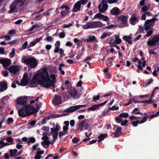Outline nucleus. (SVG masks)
Returning a JSON list of instances; mask_svg holds the SVG:
<instances>
[{"label":"nucleus","mask_w":159,"mask_h":159,"mask_svg":"<svg viewBox=\"0 0 159 159\" xmlns=\"http://www.w3.org/2000/svg\"><path fill=\"white\" fill-rule=\"evenodd\" d=\"M56 82L55 75L52 74L49 76L47 69L44 68L42 71L34 75L30 82V86L34 87L39 84L42 87L48 88L54 86L53 84Z\"/></svg>","instance_id":"nucleus-1"},{"label":"nucleus","mask_w":159,"mask_h":159,"mask_svg":"<svg viewBox=\"0 0 159 159\" xmlns=\"http://www.w3.org/2000/svg\"><path fill=\"white\" fill-rule=\"evenodd\" d=\"M36 106V109L29 104L28 106H25L24 108L18 109V113L19 116L24 118L37 113L41 106V104H37Z\"/></svg>","instance_id":"nucleus-2"},{"label":"nucleus","mask_w":159,"mask_h":159,"mask_svg":"<svg viewBox=\"0 0 159 159\" xmlns=\"http://www.w3.org/2000/svg\"><path fill=\"white\" fill-rule=\"evenodd\" d=\"M21 61L26 65L30 66L31 68H35L38 64V62L35 59L32 57L27 58L25 56H23L21 58Z\"/></svg>","instance_id":"nucleus-3"},{"label":"nucleus","mask_w":159,"mask_h":159,"mask_svg":"<svg viewBox=\"0 0 159 159\" xmlns=\"http://www.w3.org/2000/svg\"><path fill=\"white\" fill-rule=\"evenodd\" d=\"M157 20V18H153L151 19L147 20L145 22V30L146 31H148L150 28L152 27L154 25V21Z\"/></svg>","instance_id":"nucleus-4"},{"label":"nucleus","mask_w":159,"mask_h":159,"mask_svg":"<svg viewBox=\"0 0 159 159\" xmlns=\"http://www.w3.org/2000/svg\"><path fill=\"white\" fill-rule=\"evenodd\" d=\"M28 98L26 97H21L17 98L16 99V104L17 105H20L24 106L23 108H24L25 106H27L26 104L28 102ZM27 106H28L27 105Z\"/></svg>","instance_id":"nucleus-5"},{"label":"nucleus","mask_w":159,"mask_h":159,"mask_svg":"<svg viewBox=\"0 0 159 159\" xmlns=\"http://www.w3.org/2000/svg\"><path fill=\"white\" fill-rule=\"evenodd\" d=\"M86 106V105H79L72 106L70 107L66 110H64V111L65 112H66L68 113H71L73 112L81 107H84Z\"/></svg>","instance_id":"nucleus-6"},{"label":"nucleus","mask_w":159,"mask_h":159,"mask_svg":"<svg viewBox=\"0 0 159 159\" xmlns=\"http://www.w3.org/2000/svg\"><path fill=\"white\" fill-rule=\"evenodd\" d=\"M97 18L100 20H103L104 21H107L109 20V18L107 16L102 15L100 13H98L95 15L92 18V20H94Z\"/></svg>","instance_id":"nucleus-7"},{"label":"nucleus","mask_w":159,"mask_h":159,"mask_svg":"<svg viewBox=\"0 0 159 159\" xmlns=\"http://www.w3.org/2000/svg\"><path fill=\"white\" fill-rule=\"evenodd\" d=\"M61 99V95L55 94L52 100V101L53 103L58 105L62 103Z\"/></svg>","instance_id":"nucleus-8"},{"label":"nucleus","mask_w":159,"mask_h":159,"mask_svg":"<svg viewBox=\"0 0 159 159\" xmlns=\"http://www.w3.org/2000/svg\"><path fill=\"white\" fill-rule=\"evenodd\" d=\"M0 63L2 64L4 67H6L11 64V61L10 59L2 58L0 59Z\"/></svg>","instance_id":"nucleus-9"},{"label":"nucleus","mask_w":159,"mask_h":159,"mask_svg":"<svg viewBox=\"0 0 159 159\" xmlns=\"http://www.w3.org/2000/svg\"><path fill=\"white\" fill-rule=\"evenodd\" d=\"M64 90H61V93H59V94H60V95L63 98L65 101L69 99L70 98V93H69V91L65 92Z\"/></svg>","instance_id":"nucleus-10"},{"label":"nucleus","mask_w":159,"mask_h":159,"mask_svg":"<svg viewBox=\"0 0 159 159\" xmlns=\"http://www.w3.org/2000/svg\"><path fill=\"white\" fill-rule=\"evenodd\" d=\"M107 4H100L98 6V11L100 13H103L106 11L108 8Z\"/></svg>","instance_id":"nucleus-11"},{"label":"nucleus","mask_w":159,"mask_h":159,"mask_svg":"<svg viewBox=\"0 0 159 159\" xmlns=\"http://www.w3.org/2000/svg\"><path fill=\"white\" fill-rule=\"evenodd\" d=\"M139 21V20L136 16V14H133L132 17L130 18L129 20V22L130 24L133 25L136 24V23Z\"/></svg>","instance_id":"nucleus-12"},{"label":"nucleus","mask_w":159,"mask_h":159,"mask_svg":"<svg viewBox=\"0 0 159 159\" xmlns=\"http://www.w3.org/2000/svg\"><path fill=\"white\" fill-rule=\"evenodd\" d=\"M7 69L10 72L15 74L19 71V68L17 66H13L8 67Z\"/></svg>","instance_id":"nucleus-13"},{"label":"nucleus","mask_w":159,"mask_h":159,"mask_svg":"<svg viewBox=\"0 0 159 159\" xmlns=\"http://www.w3.org/2000/svg\"><path fill=\"white\" fill-rule=\"evenodd\" d=\"M83 28L84 29L95 28L94 21L92 22H88L85 25L83 26Z\"/></svg>","instance_id":"nucleus-14"},{"label":"nucleus","mask_w":159,"mask_h":159,"mask_svg":"<svg viewBox=\"0 0 159 159\" xmlns=\"http://www.w3.org/2000/svg\"><path fill=\"white\" fill-rule=\"evenodd\" d=\"M121 12L119 9L116 7L113 8L110 11L111 13L113 15L120 14Z\"/></svg>","instance_id":"nucleus-15"},{"label":"nucleus","mask_w":159,"mask_h":159,"mask_svg":"<svg viewBox=\"0 0 159 159\" xmlns=\"http://www.w3.org/2000/svg\"><path fill=\"white\" fill-rule=\"evenodd\" d=\"M81 5L79 2H77L75 5L73 9V11L75 12L80 10Z\"/></svg>","instance_id":"nucleus-16"},{"label":"nucleus","mask_w":159,"mask_h":159,"mask_svg":"<svg viewBox=\"0 0 159 159\" xmlns=\"http://www.w3.org/2000/svg\"><path fill=\"white\" fill-rule=\"evenodd\" d=\"M117 19L124 24L126 23L127 22V18L125 16L121 15L117 17Z\"/></svg>","instance_id":"nucleus-17"},{"label":"nucleus","mask_w":159,"mask_h":159,"mask_svg":"<svg viewBox=\"0 0 159 159\" xmlns=\"http://www.w3.org/2000/svg\"><path fill=\"white\" fill-rule=\"evenodd\" d=\"M69 93L71 97L73 99H76V97L78 93L77 90H70Z\"/></svg>","instance_id":"nucleus-18"},{"label":"nucleus","mask_w":159,"mask_h":159,"mask_svg":"<svg viewBox=\"0 0 159 159\" xmlns=\"http://www.w3.org/2000/svg\"><path fill=\"white\" fill-rule=\"evenodd\" d=\"M122 132V129L121 128L117 127L116 132L114 134L115 138L118 137L120 135Z\"/></svg>","instance_id":"nucleus-19"},{"label":"nucleus","mask_w":159,"mask_h":159,"mask_svg":"<svg viewBox=\"0 0 159 159\" xmlns=\"http://www.w3.org/2000/svg\"><path fill=\"white\" fill-rule=\"evenodd\" d=\"M7 89V83L5 81L0 82V89Z\"/></svg>","instance_id":"nucleus-20"},{"label":"nucleus","mask_w":159,"mask_h":159,"mask_svg":"<svg viewBox=\"0 0 159 159\" xmlns=\"http://www.w3.org/2000/svg\"><path fill=\"white\" fill-rule=\"evenodd\" d=\"M18 5L17 3V1H15L11 5L10 7V10L8 12V13H11L16 7V6Z\"/></svg>","instance_id":"nucleus-21"},{"label":"nucleus","mask_w":159,"mask_h":159,"mask_svg":"<svg viewBox=\"0 0 159 159\" xmlns=\"http://www.w3.org/2000/svg\"><path fill=\"white\" fill-rule=\"evenodd\" d=\"M99 108L98 104H95L92 105L91 107H90L87 109L88 111H94Z\"/></svg>","instance_id":"nucleus-22"},{"label":"nucleus","mask_w":159,"mask_h":159,"mask_svg":"<svg viewBox=\"0 0 159 159\" xmlns=\"http://www.w3.org/2000/svg\"><path fill=\"white\" fill-rule=\"evenodd\" d=\"M95 28H98L105 26L101 22L99 21H94Z\"/></svg>","instance_id":"nucleus-23"},{"label":"nucleus","mask_w":159,"mask_h":159,"mask_svg":"<svg viewBox=\"0 0 159 159\" xmlns=\"http://www.w3.org/2000/svg\"><path fill=\"white\" fill-rule=\"evenodd\" d=\"M107 136V134H101L98 137V138L99 139L98 140V142L99 143H100Z\"/></svg>","instance_id":"nucleus-24"},{"label":"nucleus","mask_w":159,"mask_h":159,"mask_svg":"<svg viewBox=\"0 0 159 159\" xmlns=\"http://www.w3.org/2000/svg\"><path fill=\"white\" fill-rule=\"evenodd\" d=\"M28 83V80L26 78H23L20 84V85L25 86H26Z\"/></svg>","instance_id":"nucleus-25"},{"label":"nucleus","mask_w":159,"mask_h":159,"mask_svg":"<svg viewBox=\"0 0 159 159\" xmlns=\"http://www.w3.org/2000/svg\"><path fill=\"white\" fill-rule=\"evenodd\" d=\"M132 37L129 36H125L123 37V39L124 40L127 41L129 43H131L132 42L131 39Z\"/></svg>","instance_id":"nucleus-26"},{"label":"nucleus","mask_w":159,"mask_h":159,"mask_svg":"<svg viewBox=\"0 0 159 159\" xmlns=\"http://www.w3.org/2000/svg\"><path fill=\"white\" fill-rule=\"evenodd\" d=\"M10 152L11 157H16V154L17 152V150L16 149H14L13 150L12 149H11Z\"/></svg>","instance_id":"nucleus-27"},{"label":"nucleus","mask_w":159,"mask_h":159,"mask_svg":"<svg viewBox=\"0 0 159 159\" xmlns=\"http://www.w3.org/2000/svg\"><path fill=\"white\" fill-rule=\"evenodd\" d=\"M74 42L76 43L77 45L78 46L80 47L83 44L82 41L79 40L77 38H75L74 39Z\"/></svg>","instance_id":"nucleus-28"},{"label":"nucleus","mask_w":159,"mask_h":159,"mask_svg":"<svg viewBox=\"0 0 159 159\" xmlns=\"http://www.w3.org/2000/svg\"><path fill=\"white\" fill-rule=\"evenodd\" d=\"M150 4H148L147 6L143 7L141 9V11L142 12H146L150 8Z\"/></svg>","instance_id":"nucleus-29"},{"label":"nucleus","mask_w":159,"mask_h":159,"mask_svg":"<svg viewBox=\"0 0 159 159\" xmlns=\"http://www.w3.org/2000/svg\"><path fill=\"white\" fill-rule=\"evenodd\" d=\"M15 1H17L18 5L22 6L24 4L25 0H16Z\"/></svg>","instance_id":"nucleus-30"},{"label":"nucleus","mask_w":159,"mask_h":159,"mask_svg":"<svg viewBox=\"0 0 159 159\" xmlns=\"http://www.w3.org/2000/svg\"><path fill=\"white\" fill-rule=\"evenodd\" d=\"M60 129H58V128L55 127V128H51L50 129L51 130V134L52 135L53 132L56 133L58 131L60 130Z\"/></svg>","instance_id":"nucleus-31"},{"label":"nucleus","mask_w":159,"mask_h":159,"mask_svg":"<svg viewBox=\"0 0 159 159\" xmlns=\"http://www.w3.org/2000/svg\"><path fill=\"white\" fill-rule=\"evenodd\" d=\"M156 44V43L152 39V40H149L147 42V44L149 46L155 45Z\"/></svg>","instance_id":"nucleus-32"},{"label":"nucleus","mask_w":159,"mask_h":159,"mask_svg":"<svg viewBox=\"0 0 159 159\" xmlns=\"http://www.w3.org/2000/svg\"><path fill=\"white\" fill-rule=\"evenodd\" d=\"M129 114L127 113L122 112L120 114L119 116L120 118H127Z\"/></svg>","instance_id":"nucleus-33"},{"label":"nucleus","mask_w":159,"mask_h":159,"mask_svg":"<svg viewBox=\"0 0 159 159\" xmlns=\"http://www.w3.org/2000/svg\"><path fill=\"white\" fill-rule=\"evenodd\" d=\"M111 32H109L108 33L104 32L103 33V34L101 35V38L102 39H104L107 36H110L111 35Z\"/></svg>","instance_id":"nucleus-34"},{"label":"nucleus","mask_w":159,"mask_h":159,"mask_svg":"<svg viewBox=\"0 0 159 159\" xmlns=\"http://www.w3.org/2000/svg\"><path fill=\"white\" fill-rule=\"evenodd\" d=\"M50 143V141L48 140L46 141H43L41 143V144L44 147H45L44 145H49Z\"/></svg>","instance_id":"nucleus-35"},{"label":"nucleus","mask_w":159,"mask_h":159,"mask_svg":"<svg viewBox=\"0 0 159 159\" xmlns=\"http://www.w3.org/2000/svg\"><path fill=\"white\" fill-rule=\"evenodd\" d=\"M15 54V49L14 48L12 49L11 52L9 54V57L11 58H12L14 56Z\"/></svg>","instance_id":"nucleus-36"},{"label":"nucleus","mask_w":159,"mask_h":159,"mask_svg":"<svg viewBox=\"0 0 159 159\" xmlns=\"http://www.w3.org/2000/svg\"><path fill=\"white\" fill-rule=\"evenodd\" d=\"M29 140L27 141V143L28 144L31 143H34L35 142L36 140L35 139L34 137H32L29 138Z\"/></svg>","instance_id":"nucleus-37"},{"label":"nucleus","mask_w":159,"mask_h":159,"mask_svg":"<svg viewBox=\"0 0 159 159\" xmlns=\"http://www.w3.org/2000/svg\"><path fill=\"white\" fill-rule=\"evenodd\" d=\"M115 41L117 44L120 43L121 42V40L119 38V36L117 35H115Z\"/></svg>","instance_id":"nucleus-38"},{"label":"nucleus","mask_w":159,"mask_h":159,"mask_svg":"<svg viewBox=\"0 0 159 159\" xmlns=\"http://www.w3.org/2000/svg\"><path fill=\"white\" fill-rule=\"evenodd\" d=\"M95 39V37L94 36H91L89 37V38L87 39V41L88 42H91L93 40H94Z\"/></svg>","instance_id":"nucleus-39"},{"label":"nucleus","mask_w":159,"mask_h":159,"mask_svg":"<svg viewBox=\"0 0 159 159\" xmlns=\"http://www.w3.org/2000/svg\"><path fill=\"white\" fill-rule=\"evenodd\" d=\"M153 31L152 30H150L148 31L146 34L144 36V38H146L147 37H149L153 33Z\"/></svg>","instance_id":"nucleus-40"},{"label":"nucleus","mask_w":159,"mask_h":159,"mask_svg":"<svg viewBox=\"0 0 159 159\" xmlns=\"http://www.w3.org/2000/svg\"><path fill=\"white\" fill-rule=\"evenodd\" d=\"M148 116L147 115L144 116L140 121V123H143L147 121V119L148 118Z\"/></svg>","instance_id":"nucleus-41"},{"label":"nucleus","mask_w":159,"mask_h":159,"mask_svg":"<svg viewBox=\"0 0 159 159\" xmlns=\"http://www.w3.org/2000/svg\"><path fill=\"white\" fill-rule=\"evenodd\" d=\"M152 39L156 43L157 42L159 41V36H155L152 38Z\"/></svg>","instance_id":"nucleus-42"},{"label":"nucleus","mask_w":159,"mask_h":159,"mask_svg":"<svg viewBox=\"0 0 159 159\" xmlns=\"http://www.w3.org/2000/svg\"><path fill=\"white\" fill-rule=\"evenodd\" d=\"M50 116H48L47 117H45L42 120V125L44 124L46 122V120H48L50 119Z\"/></svg>","instance_id":"nucleus-43"},{"label":"nucleus","mask_w":159,"mask_h":159,"mask_svg":"<svg viewBox=\"0 0 159 159\" xmlns=\"http://www.w3.org/2000/svg\"><path fill=\"white\" fill-rule=\"evenodd\" d=\"M115 121L117 123H120L121 121H123L120 118V117L119 116H117L115 118Z\"/></svg>","instance_id":"nucleus-44"},{"label":"nucleus","mask_w":159,"mask_h":159,"mask_svg":"<svg viewBox=\"0 0 159 159\" xmlns=\"http://www.w3.org/2000/svg\"><path fill=\"white\" fill-rule=\"evenodd\" d=\"M128 121L127 119H125L123 122L121 123V125L123 126H127Z\"/></svg>","instance_id":"nucleus-45"},{"label":"nucleus","mask_w":159,"mask_h":159,"mask_svg":"<svg viewBox=\"0 0 159 159\" xmlns=\"http://www.w3.org/2000/svg\"><path fill=\"white\" fill-rule=\"evenodd\" d=\"M88 0H80V1H78V2H79V3H80L81 5H84L87 3Z\"/></svg>","instance_id":"nucleus-46"},{"label":"nucleus","mask_w":159,"mask_h":159,"mask_svg":"<svg viewBox=\"0 0 159 159\" xmlns=\"http://www.w3.org/2000/svg\"><path fill=\"white\" fill-rule=\"evenodd\" d=\"M80 140V139L76 137H74L72 139V141L74 143H77Z\"/></svg>","instance_id":"nucleus-47"},{"label":"nucleus","mask_w":159,"mask_h":159,"mask_svg":"<svg viewBox=\"0 0 159 159\" xmlns=\"http://www.w3.org/2000/svg\"><path fill=\"white\" fill-rule=\"evenodd\" d=\"M16 84H17L18 86L20 85V84L17 81H16V82H14L11 84V87L14 88H15L16 87Z\"/></svg>","instance_id":"nucleus-48"},{"label":"nucleus","mask_w":159,"mask_h":159,"mask_svg":"<svg viewBox=\"0 0 159 159\" xmlns=\"http://www.w3.org/2000/svg\"><path fill=\"white\" fill-rule=\"evenodd\" d=\"M68 11H61L60 12L61 15L63 16H66L68 13Z\"/></svg>","instance_id":"nucleus-49"},{"label":"nucleus","mask_w":159,"mask_h":159,"mask_svg":"<svg viewBox=\"0 0 159 159\" xmlns=\"http://www.w3.org/2000/svg\"><path fill=\"white\" fill-rule=\"evenodd\" d=\"M68 115V113H66L63 114H57V115H56V116H55L54 117V118H57V117H61L62 116H66V115Z\"/></svg>","instance_id":"nucleus-50"},{"label":"nucleus","mask_w":159,"mask_h":159,"mask_svg":"<svg viewBox=\"0 0 159 159\" xmlns=\"http://www.w3.org/2000/svg\"><path fill=\"white\" fill-rule=\"evenodd\" d=\"M60 45V42L59 41H57L55 44V48H59Z\"/></svg>","instance_id":"nucleus-51"},{"label":"nucleus","mask_w":159,"mask_h":159,"mask_svg":"<svg viewBox=\"0 0 159 159\" xmlns=\"http://www.w3.org/2000/svg\"><path fill=\"white\" fill-rule=\"evenodd\" d=\"M52 134H53L52 137L53 139H57L58 137V133L57 132H53Z\"/></svg>","instance_id":"nucleus-52"},{"label":"nucleus","mask_w":159,"mask_h":159,"mask_svg":"<svg viewBox=\"0 0 159 159\" xmlns=\"http://www.w3.org/2000/svg\"><path fill=\"white\" fill-rule=\"evenodd\" d=\"M68 129V128L67 127L63 126V130L65 133L66 134H68V132H67V130Z\"/></svg>","instance_id":"nucleus-53"},{"label":"nucleus","mask_w":159,"mask_h":159,"mask_svg":"<svg viewBox=\"0 0 159 159\" xmlns=\"http://www.w3.org/2000/svg\"><path fill=\"white\" fill-rule=\"evenodd\" d=\"M65 36V32H63L60 33L59 34V37L60 38H64Z\"/></svg>","instance_id":"nucleus-54"},{"label":"nucleus","mask_w":159,"mask_h":159,"mask_svg":"<svg viewBox=\"0 0 159 159\" xmlns=\"http://www.w3.org/2000/svg\"><path fill=\"white\" fill-rule=\"evenodd\" d=\"M49 127L43 126L42 127V129L46 132H48L49 130Z\"/></svg>","instance_id":"nucleus-55"},{"label":"nucleus","mask_w":159,"mask_h":159,"mask_svg":"<svg viewBox=\"0 0 159 159\" xmlns=\"http://www.w3.org/2000/svg\"><path fill=\"white\" fill-rule=\"evenodd\" d=\"M87 121V120L85 119L83 121L81 122L79 124L80 127H84V125L85 124V122Z\"/></svg>","instance_id":"nucleus-56"},{"label":"nucleus","mask_w":159,"mask_h":159,"mask_svg":"<svg viewBox=\"0 0 159 159\" xmlns=\"http://www.w3.org/2000/svg\"><path fill=\"white\" fill-rule=\"evenodd\" d=\"M44 152V151H38L36 153V155H40L43 153Z\"/></svg>","instance_id":"nucleus-57"},{"label":"nucleus","mask_w":159,"mask_h":159,"mask_svg":"<svg viewBox=\"0 0 159 159\" xmlns=\"http://www.w3.org/2000/svg\"><path fill=\"white\" fill-rule=\"evenodd\" d=\"M44 152V151H38L36 153V155H40L43 153Z\"/></svg>","instance_id":"nucleus-58"},{"label":"nucleus","mask_w":159,"mask_h":159,"mask_svg":"<svg viewBox=\"0 0 159 159\" xmlns=\"http://www.w3.org/2000/svg\"><path fill=\"white\" fill-rule=\"evenodd\" d=\"M145 103L148 104H151L152 103H153L154 102V101H153L151 98H150L148 100L145 101Z\"/></svg>","instance_id":"nucleus-59"},{"label":"nucleus","mask_w":159,"mask_h":159,"mask_svg":"<svg viewBox=\"0 0 159 159\" xmlns=\"http://www.w3.org/2000/svg\"><path fill=\"white\" fill-rule=\"evenodd\" d=\"M3 140V139H2L0 141V148H2L4 147V146H3L4 142Z\"/></svg>","instance_id":"nucleus-60"},{"label":"nucleus","mask_w":159,"mask_h":159,"mask_svg":"<svg viewBox=\"0 0 159 159\" xmlns=\"http://www.w3.org/2000/svg\"><path fill=\"white\" fill-rule=\"evenodd\" d=\"M100 98V96L97 95V96H94L93 97V101H95L96 100H98Z\"/></svg>","instance_id":"nucleus-61"},{"label":"nucleus","mask_w":159,"mask_h":159,"mask_svg":"<svg viewBox=\"0 0 159 159\" xmlns=\"http://www.w3.org/2000/svg\"><path fill=\"white\" fill-rule=\"evenodd\" d=\"M132 113L135 115L140 114L142 115H143V114L142 113L139 111H134V110H133V111L132 112Z\"/></svg>","instance_id":"nucleus-62"},{"label":"nucleus","mask_w":159,"mask_h":159,"mask_svg":"<svg viewBox=\"0 0 159 159\" xmlns=\"http://www.w3.org/2000/svg\"><path fill=\"white\" fill-rule=\"evenodd\" d=\"M72 25V24H69L68 25H64L62 26V27L63 28H68Z\"/></svg>","instance_id":"nucleus-63"},{"label":"nucleus","mask_w":159,"mask_h":159,"mask_svg":"<svg viewBox=\"0 0 159 159\" xmlns=\"http://www.w3.org/2000/svg\"><path fill=\"white\" fill-rule=\"evenodd\" d=\"M7 142L9 143L13 142V141L12 138L11 137H9L7 138Z\"/></svg>","instance_id":"nucleus-64"}]
</instances>
